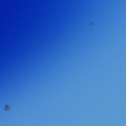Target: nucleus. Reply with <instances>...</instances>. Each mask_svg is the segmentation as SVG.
Returning a JSON list of instances; mask_svg holds the SVG:
<instances>
[{
  "instance_id": "nucleus-1",
  "label": "nucleus",
  "mask_w": 126,
  "mask_h": 126,
  "mask_svg": "<svg viewBox=\"0 0 126 126\" xmlns=\"http://www.w3.org/2000/svg\"><path fill=\"white\" fill-rule=\"evenodd\" d=\"M7 106H6V108H7Z\"/></svg>"
}]
</instances>
